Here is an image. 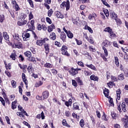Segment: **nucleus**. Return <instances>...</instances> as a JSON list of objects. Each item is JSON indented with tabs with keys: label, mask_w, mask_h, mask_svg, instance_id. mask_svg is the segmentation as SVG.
<instances>
[{
	"label": "nucleus",
	"mask_w": 128,
	"mask_h": 128,
	"mask_svg": "<svg viewBox=\"0 0 128 128\" xmlns=\"http://www.w3.org/2000/svg\"><path fill=\"white\" fill-rule=\"evenodd\" d=\"M13 38H14V40H18V42H20V35L18 34H14V35H13Z\"/></svg>",
	"instance_id": "cd10ccee"
},
{
	"label": "nucleus",
	"mask_w": 128,
	"mask_h": 128,
	"mask_svg": "<svg viewBox=\"0 0 128 128\" xmlns=\"http://www.w3.org/2000/svg\"><path fill=\"white\" fill-rule=\"evenodd\" d=\"M5 118L6 120V122L8 124H10V118H8V116H6L5 117Z\"/></svg>",
	"instance_id": "338daca9"
},
{
	"label": "nucleus",
	"mask_w": 128,
	"mask_h": 128,
	"mask_svg": "<svg viewBox=\"0 0 128 128\" xmlns=\"http://www.w3.org/2000/svg\"><path fill=\"white\" fill-rule=\"evenodd\" d=\"M80 125L81 128H84V122L82 119L80 122Z\"/></svg>",
	"instance_id": "09e8293b"
},
{
	"label": "nucleus",
	"mask_w": 128,
	"mask_h": 128,
	"mask_svg": "<svg viewBox=\"0 0 128 128\" xmlns=\"http://www.w3.org/2000/svg\"><path fill=\"white\" fill-rule=\"evenodd\" d=\"M72 99H69L68 101H66L65 102V105L66 106H72Z\"/></svg>",
	"instance_id": "dca6fc26"
},
{
	"label": "nucleus",
	"mask_w": 128,
	"mask_h": 128,
	"mask_svg": "<svg viewBox=\"0 0 128 128\" xmlns=\"http://www.w3.org/2000/svg\"><path fill=\"white\" fill-rule=\"evenodd\" d=\"M102 118L103 120H105L106 122H107L108 118H106V116L104 114V115L102 116Z\"/></svg>",
	"instance_id": "0e129e2a"
},
{
	"label": "nucleus",
	"mask_w": 128,
	"mask_h": 128,
	"mask_svg": "<svg viewBox=\"0 0 128 128\" xmlns=\"http://www.w3.org/2000/svg\"><path fill=\"white\" fill-rule=\"evenodd\" d=\"M76 80H77V82H78L80 86H82L84 84L82 81L80 80V78H77Z\"/></svg>",
	"instance_id": "4c0bfd02"
},
{
	"label": "nucleus",
	"mask_w": 128,
	"mask_h": 128,
	"mask_svg": "<svg viewBox=\"0 0 128 128\" xmlns=\"http://www.w3.org/2000/svg\"><path fill=\"white\" fill-rule=\"evenodd\" d=\"M60 8H66V10H68L70 8V1L68 0L66 2H64L62 3V4L60 5Z\"/></svg>",
	"instance_id": "f257e3e1"
},
{
	"label": "nucleus",
	"mask_w": 128,
	"mask_h": 128,
	"mask_svg": "<svg viewBox=\"0 0 128 128\" xmlns=\"http://www.w3.org/2000/svg\"><path fill=\"white\" fill-rule=\"evenodd\" d=\"M10 58H12L13 60H16V51H14V52L12 53V54L10 56Z\"/></svg>",
	"instance_id": "5701e85b"
},
{
	"label": "nucleus",
	"mask_w": 128,
	"mask_h": 128,
	"mask_svg": "<svg viewBox=\"0 0 128 128\" xmlns=\"http://www.w3.org/2000/svg\"><path fill=\"white\" fill-rule=\"evenodd\" d=\"M69 72L72 76H76V74H77L78 72L76 69H74V68H72L70 71Z\"/></svg>",
	"instance_id": "9d476101"
},
{
	"label": "nucleus",
	"mask_w": 128,
	"mask_h": 128,
	"mask_svg": "<svg viewBox=\"0 0 128 128\" xmlns=\"http://www.w3.org/2000/svg\"><path fill=\"white\" fill-rule=\"evenodd\" d=\"M103 12L106 18H108L110 16V13L108 12V10L106 9H103Z\"/></svg>",
	"instance_id": "e433bc0d"
},
{
	"label": "nucleus",
	"mask_w": 128,
	"mask_h": 128,
	"mask_svg": "<svg viewBox=\"0 0 128 128\" xmlns=\"http://www.w3.org/2000/svg\"><path fill=\"white\" fill-rule=\"evenodd\" d=\"M110 16L113 20H114L118 16V15L114 12H112L110 13Z\"/></svg>",
	"instance_id": "b1692460"
},
{
	"label": "nucleus",
	"mask_w": 128,
	"mask_h": 128,
	"mask_svg": "<svg viewBox=\"0 0 128 128\" xmlns=\"http://www.w3.org/2000/svg\"><path fill=\"white\" fill-rule=\"evenodd\" d=\"M109 102L111 106H114V100H112V98H110L109 100Z\"/></svg>",
	"instance_id": "4d7b16f0"
},
{
	"label": "nucleus",
	"mask_w": 128,
	"mask_h": 128,
	"mask_svg": "<svg viewBox=\"0 0 128 128\" xmlns=\"http://www.w3.org/2000/svg\"><path fill=\"white\" fill-rule=\"evenodd\" d=\"M62 54L63 56H70V54L68 52V47L66 46H62L61 48Z\"/></svg>",
	"instance_id": "7ed1b4c3"
},
{
	"label": "nucleus",
	"mask_w": 128,
	"mask_h": 128,
	"mask_svg": "<svg viewBox=\"0 0 128 128\" xmlns=\"http://www.w3.org/2000/svg\"><path fill=\"white\" fill-rule=\"evenodd\" d=\"M60 38L64 42H66V34H64V32H61Z\"/></svg>",
	"instance_id": "1a4fd4ad"
},
{
	"label": "nucleus",
	"mask_w": 128,
	"mask_h": 128,
	"mask_svg": "<svg viewBox=\"0 0 128 128\" xmlns=\"http://www.w3.org/2000/svg\"><path fill=\"white\" fill-rule=\"evenodd\" d=\"M62 124H63V126H67V128H70V126L68 124L66 120H63Z\"/></svg>",
	"instance_id": "a19ab883"
},
{
	"label": "nucleus",
	"mask_w": 128,
	"mask_h": 128,
	"mask_svg": "<svg viewBox=\"0 0 128 128\" xmlns=\"http://www.w3.org/2000/svg\"><path fill=\"white\" fill-rule=\"evenodd\" d=\"M103 45L104 46H110L112 45V42L108 40H105L103 42Z\"/></svg>",
	"instance_id": "2eb2a0df"
},
{
	"label": "nucleus",
	"mask_w": 128,
	"mask_h": 128,
	"mask_svg": "<svg viewBox=\"0 0 128 128\" xmlns=\"http://www.w3.org/2000/svg\"><path fill=\"white\" fill-rule=\"evenodd\" d=\"M11 84L12 88H16V82L14 80H12L11 82Z\"/></svg>",
	"instance_id": "a18cd8bd"
},
{
	"label": "nucleus",
	"mask_w": 128,
	"mask_h": 128,
	"mask_svg": "<svg viewBox=\"0 0 128 128\" xmlns=\"http://www.w3.org/2000/svg\"><path fill=\"white\" fill-rule=\"evenodd\" d=\"M32 70V64H30L28 68V72H31Z\"/></svg>",
	"instance_id": "864d4df0"
},
{
	"label": "nucleus",
	"mask_w": 128,
	"mask_h": 128,
	"mask_svg": "<svg viewBox=\"0 0 128 128\" xmlns=\"http://www.w3.org/2000/svg\"><path fill=\"white\" fill-rule=\"evenodd\" d=\"M18 102V101L16 100L14 102H13L12 104V110H15V108H16V104Z\"/></svg>",
	"instance_id": "f704fd0d"
},
{
	"label": "nucleus",
	"mask_w": 128,
	"mask_h": 128,
	"mask_svg": "<svg viewBox=\"0 0 128 128\" xmlns=\"http://www.w3.org/2000/svg\"><path fill=\"white\" fill-rule=\"evenodd\" d=\"M22 80L24 82L25 84H26V86H28V80L26 78V74L24 73L22 74Z\"/></svg>",
	"instance_id": "412c9836"
},
{
	"label": "nucleus",
	"mask_w": 128,
	"mask_h": 128,
	"mask_svg": "<svg viewBox=\"0 0 128 128\" xmlns=\"http://www.w3.org/2000/svg\"><path fill=\"white\" fill-rule=\"evenodd\" d=\"M118 78L119 80H124V74L122 73L118 76Z\"/></svg>",
	"instance_id": "bb28decb"
},
{
	"label": "nucleus",
	"mask_w": 128,
	"mask_h": 128,
	"mask_svg": "<svg viewBox=\"0 0 128 128\" xmlns=\"http://www.w3.org/2000/svg\"><path fill=\"white\" fill-rule=\"evenodd\" d=\"M18 110H20L21 112H17L16 114L17 116H20V118H24V114H25L26 111H24V110L22 108V107L20 106H18Z\"/></svg>",
	"instance_id": "f03ea898"
},
{
	"label": "nucleus",
	"mask_w": 128,
	"mask_h": 128,
	"mask_svg": "<svg viewBox=\"0 0 128 128\" xmlns=\"http://www.w3.org/2000/svg\"><path fill=\"white\" fill-rule=\"evenodd\" d=\"M67 34V36L69 38H74V34L72 32L70 31H68L67 33H66Z\"/></svg>",
	"instance_id": "c756f323"
},
{
	"label": "nucleus",
	"mask_w": 128,
	"mask_h": 128,
	"mask_svg": "<svg viewBox=\"0 0 128 128\" xmlns=\"http://www.w3.org/2000/svg\"><path fill=\"white\" fill-rule=\"evenodd\" d=\"M44 68H52V64L48 62H46L44 64Z\"/></svg>",
	"instance_id": "72a5a7b5"
},
{
	"label": "nucleus",
	"mask_w": 128,
	"mask_h": 128,
	"mask_svg": "<svg viewBox=\"0 0 128 128\" xmlns=\"http://www.w3.org/2000/svg\"><path fill=\"white\" fill-rule=\"evenodd\" d=\"M72 116H73V118H76L77 120H78L80 118V117L78 116V115L76 114V113L72 114Z\"/></svg>",
	"instance_id": "680f3d73"
},
{
	"label": "nucleus",
	"mask_w": 128,
	"mask_h": 128,
	"mask_svg": "<svg viewBox=\"0 0 128 128\" xmlns=\"http://www.w3.org/2000/svg\"><path fill=\"white\" fill-rule=\"evenodd\" d=\"M114 64L116 66H120V62H118V56L114 57Z\"/></svg>",
	"instance_id": "473e14b6"
},
{
	"label": "nucleus",
	"mask_w": 128,
	"mask_h": 128,
	"mask_svg": "<svg viewBox=\"0 0 128 128\" xmlns=\"http://www.w3.org/2000/svg\"><path fill=\"white\" fill-rule=\"evenodd\" d=\"M104 94L106 98H109L110 90L108 89L105 88L104 91Z\"/></svg>",
	"instance_id": "aec40b11"
},
{
	"label": "nucleus",
	"mask_w": 128,
	"mask_h": 128,
	"mask_svg": "<svg viewBox=\"0 0 128 128\" xmlns=\"http://www.w3.org/2000/svg\"><path fill=\"white\" fill-rule=\"evenodd\" d=\"M34 20H31L30 24V22H28L26 26H28L30 30H34Z\"/></svg>",
	"instance_id": "39448f33"
},
{
	"label": "nucleus",
	"mask_w": 128,
	"mask_h": 128,
	"mask_svg": "<svg viewBox=\"0 0 128 128\" xmlns=\"http://www.w3.org/2000/svg\"><path fill=\"white\" fill-rule=\"evenodd\" d=\"M54 14L56 16V18H64V14H62V12H58V11H56L54 12Z\"/></svg>",
	"instance_id": "6e6552de"
},
{
	"label": "nucleus",
	"mask_w": 128,
	"mask_h": 128,
	"mask_svg": "<svg viewBox=\"0 0 128 128\" xmlns=\"http://www.w3.org/2000/svg\"><path fill=\"white\" fill-rule=\"evenodd\" d=\"M3 36L6 40H10V37L8 35V33L6 32H3Z\"/></svg>",
	"instance_id": "2f4dec72"
},
{
	"label": "nucleus",
	"mask_w": 128,
	"mask_h": 128,
	"mask_svg": "<svg viewBox=\"0 0 128 128\" xmlns=\"http://www.w3.org/2000/svg\"><path fill=\"white\" fill-rule=\"evenodd\" d=\"M44 84V82L42 81H40L38 82H36V84H35V86L36 88H38V86H42V84Z\"/></svg>",
	"instance_id": "58836bf2"
},
{
	"label": "nucleus",
	"mask_w": 128,
	"mask_h": 128,
	"mask_svg": "<svg viewBox=\"0 0 128 128\" xmlns=\"http://www.w3.org/2000/svg\"><path fill=\"white\" fill-rule=\"evenodd\" d=\"M27 23H28V21L26 20H24L22 22L18 21L17 23V24L19 26H24V24H26Z\"/></svg>",
	"instance_id": "9b49d317"
},
{
	"label": "nucleus",
	"mask_w": 128,
	"mask_h": 128,
	"mask_svg": "<svg viewBox=\"0 0 128 128\" xmlns=\"http://www.w3.org/2000/svg\"><path fill=\"white\" fill-rule=\"evenodd\" d=\"M29 62H36V58L34 57H30L28 58Z\"/></svg>",
	"instance_id": "c9c22d12"
},
{
	"label": "nucleus",
	"mask_w": 128,
	"mask_h": 128,
	"mask_svg": "<svg viewBox=\"0 0 128 128\" xmlns=\"http://www.w3.org/2000/svg\"><path fill=\"white\" fill-rule=\"evenodd\" d=\"M49 96H50V92H48V91L45 90L42 93V99L44 100L48 98Z\"/></svg>",
	"instance_id": "0eeeda50"
},
{
	"label": "nucleus",
	"mask_w": 128,
	"mask_h": 128,
	"mask_svg": "<svg viewBox=\"0 0 128 128\" xmlns=\"http://www.w3.org/2000/svg\"><path fill=\"white\" fill-rule=\"evenodd\" d=\"M44 43V40H37L36 42V44L37 46H42Z\"/></svg>",
	"instance_id": "6ab92c4d"
},
{
	"label": "nucleus",
	"mask_w": 128,
	"mask_h": 128,
	"mask_svg": "<svg viewBox=\"0 0 128 128\" xmlns=\"http://www.w3.org/2000/svg\"><path fill=\"white\" fill-rule=\"evenodd\" d=\"M110 34L111 38H116V34L114 33L112 31L110 33Z\"/></svg>",
	"instance_id": "e2e57ef3"
},
{
	"label": "nucleus",
	"mask_w": 128,
	"mask_h": 128,
	"mask_svg": "<svg viewBox=\"0 0 128 128\" xmlns=\"http://www.w3.org/2000/svg\"><path fill=\"white\" fill-rule=\"evenodd\" d=\"M122 109L124 112H126V102H122L121 104Z\"/></svg>",
	"instance_id": "a211bd4d"
},
{
	"label": "nucleus",
	"mask_w": 128,
	"mask_h": 128,
	"mask_svg": "<svg viewBox=\"0 0 128 128\" xmlns=\"http://www.w3.org/2000/svg\"><path fill=\"white\" fill-rule=\"evenodd\" d=\"M114 20H115L116 24H122V21H120V18H118V16L114 18Z\"/></svg>",
	"instance_id": "c03bdc74"
},
{
	"label": "nucleus",
	"mask_w": 128,
	"mask_h": 128,
	"mask_svg": "<svg viewBox=\"0 0 128 128\" xmlns=\"http://www.w3.org/2000/svg\"><path fill=\"white\" fill-rule=\"evenodd\" d=\"M104 32H108L110 33L112 31V28H110V27H107L104 29Z\"/></svg>",
	"instance_id": "37998d69"
},
{
	"label": "nucleus",
	"mask_w": 128,
	"mask_h": 128,
	"mask_svg": "<svg viewBox=\"0 0 128 128\" xmlns=\"http://www.w3.org/2000/svg\"><path fill=\"white\" fill-rule=\"evenodd\" d=\"M14 46L16 48H20L22 46V42H20V41H18L16 43H15Z\"/></svg>",
	"instance_id": "f3484780"
},
{
	"label": "nucleus",
	"mask_w": 128,
	"mask_h": 128,
	"mask_svg": "<svg viewBox=\"0 0 128 128\" xmlns=\"http://www.w3.org/2000/svg\"><path fill=\"white\" fill-rule=\"evenodd\" d=\"M122 122L124 124V128H128V116H125L122 119Z\"/></svg>",
	"instance_id": "423d86ee"
},
{
	"label": "nucleus",
	"mask_w": 128,
	"mask_h": 128,
	"mask_svg": "<svg viewBox=\"0 0 128 128\" xmlns=\"http://www.w3.org/2000/svg\"><path fill=\"white\" fill-rule=\"evenodd\" d=\"M72 84L74 86V88H77L78 87V83L76 82L75 80H72Z\"/></svg>",
	"instance_id": "3c124183"
},
{
	"label": "nucleus",
	"mask_w": 128,
	"mask_h": 128,
	"mask_svg": "<svg viewBox=\"0 0 128 128\" xmlns=\"http://www.w3.org/2000/svg\"><path fill=\"white\" fill-rule=\"evenodd\" d=\"M4 15L0 14V22H4Z\"/></svg>",
	"instance_id": "49530a36"
},
{
	"label": "nucleus",
	"mask_w": 128,
	"mask_h": 128,
	"mask_svg": "<svg viewBox=\"0 0 128 128\" xmlns=\"http://www.w3.org/2000/svg\"><path fill=\"white\" fill-rule=\"evenodd\" d=\"M107 84L109 88H111L112 86H114V82H110L109 83H108Z\"/></svg>",
	"instance_id": "69168bd1"
},
{
	"label": "nucleus",
	"mask_w": 128,
	"mask_h": 128,
	"mask_svg": "<svg viewBox=\"0 0 128 128\" xmlns=\"http://www.w3.org/2000/svg\"><path fill=\"white\" fill-rule=\"evenodd\" d=\"M44 48L46 50V52H48L50 50V45L48 44H44Z\"/></svg>",
	"instance_id": "8fccbe9b"
},
{
	"label": "nucleus",
	"mask_w": 128,
	"mask_h": 128,
	"mask_svg": "<svg viewBox=\"0 0 128 128\" xmlns=\"http://www.w3.org/2000/svg\"><path fill=\"white\" fill-rule=\"evenodd\" d=\"M102 2H103L104 4V6H108V8H110V4H108V2H106V0H101Z\"/></svg>",
	"instance_id": "13d9d810"
},
{
	"label": "nucleus",
	"mask_w": 128,
	"mask_h": 128,
	"mask_svg": "<svg viewBox=\"0 0 128 128\" xmlns=\"http://www.w3.org/2000/svg\"><path fill=\"white\" fill-rule=\"evenodd\" d=\"M24 54L26 56H27V58H32V52L30 51H26L24 53Z\"/></svg>",
	"instance_id": "c85d7f7f"
},
{
	"label": "nucleus",
	"mask_w": 128,
	"mask_h": 128,
	"mask_svg": "<svg viewBox=\"0 0 128 128\" xmlns=\"http://www.w3.org/2000/svg\"><path fill=\"white\" fill-rule=\"evenodd\" d=\"M0 102H1L2 104L4 106H6V102H4V100L2 96H0Z\"/></svg>",
	"instance_id": "603ef678"
},
{
	"label": "nucleus",
	"mask_w": 128,
	"mask_h": 128,
	"mask_svg": "<svg viewBox=\"0 0 128 128\" xmlns=\"http://www.w3.org/2000/svg\"><path fill=\"white\" fill-rule=\"evenodd\" d=\"M116 92L117 100H120V94H122V92H120V90L118 89L116 91Z\"/></svg>",
	"instance_id": "393cba45"
},
{
	"label": "nucleus",
	"mask_w": 128,
	"mask_h": 128,
	"mask_svg": "<svg viewBox=\"0 0 128 128\" xmlns=\"http://www.w3.org/2000/svg\"><path fill=\"white\" fill-rule=\"evenodd\" d=\"M13 4V8L15 10L16 12H18L20 10V6H18V4L16 2L15 4Z\"/></svg>",
	"instance_id": "4be33fe9"
},
{
	"label": "nucleus",
	"mask_w": 128,
	"mask_h": 128,
	"mask_svg": "<svg viewBox=\"0 0 128 128\" xmlns=\"http://www.w3.org/2000/svg\"><path fill=\"white\" fill-rule=\"evenodd\" d=\"M86 66L87 68H91V70H96V68L94 66L91 64H86Z\"/></svg>",
	"instance_id": "a878e982"
},
{
	"label": "nucleus",
	"mask_w": 128,
	"mask_h": 128,
	"mask_svg": "<svg viewBox=\"0 0 128 128\" xmlns=\"http://www.w3.org/2000/svg\"><path fill=\"white\" fill-rule=\"evenodd\" d=\"M46 22H48V24H52V20H50V18L48 17H46Z\"/></svg>",
	"instance_id": "5fc2aeb1"
},
{
	"label": "nucleus",
	"mask_w": 128,
	"mask_h": 128,
	"mask_svg": "<svg viewBox=\"0 0 128 128\" xmlns=\"http://www.w3.org/2000/svg\"><path fill=\"white\" fill-rule=\"evenodd\" d=\"M73 110H80V107L78 106V105L76 104V103H74L73 104Z\"/></svg>",
	"instance_id": "ea45409f"
},
{
	"label": "nucleus",
	"mask_w": 128,
	"mask_h": 128,
	"mask_svg": "<svg viewBox=\"0 0 128 128\" xmlns=\"http://www.w3.org/2000/svg\"><path fill=\"white\" fill-rule=\"evenodd\" d=\"M28 4H30L31 8H34V2L32 0H28Z\"/></svg>",
	"instance_id": "bf43d9fd"
},
{
	"label": "nucleus",
	"mask_w": 128,
	"mask_h": 128,
	"mask_svg": "<svg viewBox=\"0 0 128 128\" xmlns=\"http://www.w3.org/2000/svg\"><path fill=\"white\" fill-rule=\"evenodd\" d=\"M54 28H56V26H54V24H52L50 26H48V32H52Z\"/></svg>",
	"instance_id": "ddd939ff"
},
{
	"label": "nucleus",
	"mask_w": 128,
	"mask_h": 128,
	"mask_svg": "<svg viewBox=\"0 0 128 128\" xmlns=\"http://www.w3.org/2000/svg\"><path fill=\"white\" fill-rule=\"evenodd\" d=\"M56 33L54 32H52L50 34V40H56Z\"/></svg>",
	"instance_id": "7c9ffc66"
},
{
	"label": "nucleus",
	"mask_w": 128,
	"mask_h": 128,
	"mask_svg": "<svg viewBox=\"0 0 128 128\" xmlns=\"http://www.w3.org/2000/svg\"><path fill=\"white\" fill-rule=\"evenodd\" d=\"M102 50H104V54H101V56L103 58L104 60V62H106V60H108V58H106V56H108V50L104 46L102 47Z\"/></svg>",
	"instance_id": "20e7f679"
},
{
	"label": "nucleus",
	"mask_w": 128,
	"mask_h": 128,
	"mask_svg": "<svg viewBox=\"0 0 128 128\" xmlns=\"http://www.w3.org/2000/svg\"><path fill=\"white\" fill-rule=\"evenodd\" d=\"M124 76L126 78H128V69H126L124 72Z\"/></svg>",
	"instance_id": "774afa93"
},
{
	"label": "nucleus",
	"mask_w": 128,
	"mask_h": 128,
	"mask_svg": "<svg viewBox=\"0 0 128 128\" xmlns=\"http://www.w3.org/2000/svg\"><path fill=\"white\" fill-rule=\"evenodd\" d=\"M54 12L52 11V9H50V10H48V16L49 17L52 16V14Z\"/></svg>",
	"instance_id": "79ce46f5"
},
{
	"label": "nucleus",
	"mask_w": 128,
	"mask_h": 128,
	"mask_svg": "<svg viewBox=\"0 0 128 128\" xmlns=\"http://www.w3.org/2000/svg\"><path fill=\"white\" fill-rule=\"evenodd\" d=\"M110 78H111L113 82H117L118 81V79L116 78V77L115 76H111Z\"/></svg>",
	"instance_id": "052dcab7"
},
{
	"label": "nucleus",
	"mask_w": 128,
	"mask_h": 128,
	"mask_svg": "<svg viewBox=\"0 0 128 128\" xmlns=\"http://www.w3.org/2000/svg\"><path fill=\"white\" fill-rule=\"evenodd\" d=\"M32 18H34V14L32 12H30L28 14V20H32Z\"/></svg>",
	"instance_id": "de8ad7c7"
},
{
	"label": "nucleus",
	"mask_w": 128,
	"mask_h": 128,
	"mask_svg": "<svg viewBox=\"0 0 128 128\" xmlns=\"http://www.w3.org/2000/svg\"><path fill=\"white\" fill-rule=\"evenodd\" d=\"M84 74H85L86 76H90V74H92V72H90L84 70Z\"/></svg>",
	"instance_id": "6e6d98bb"
},
{
	"label": "nucleus",
	"mask_w": 128,
	"mask_h": 128,
	"mask_svg": "<svg viewBox=\"0 0 128 128\" xmlns=\"http://www.w3.org/2000/svg\"><path fill=\"white\" fill-rule=\"evenodd\" d=\"M90 80H94V82H98V78L94 74H92L90 76Z\"/></svg>",
	"instance_id": "f8f14e48"
},
{
	"label": "nucleus",
	"mask_w": 128,
	"mask_h": 128,
	"mask_svg": "<svg viewBox=\"0 0 128 128\" xmlns=\"http://www.w3.org/2000/svg\"><path fill=\"white\" fill-rule=\"evenodd\" d=\"M24 40H28V39L30 36V33H26L22 36Z\"/></svg>",
	"instance_id": "4468645a"
}]
</instances>
